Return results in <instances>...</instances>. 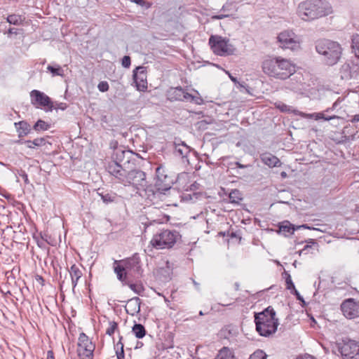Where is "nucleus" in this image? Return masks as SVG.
Segmentation results:
<instances>
[{"instance_id": "obj_1", "label": "nucleus", "mask_w": 359, "mask_h": 359, "mask_svg": "<svg viewBox=\"0 0 359 359\" xmlns=\"http://www.w3.org/2000/svg\"><path fill=\"white\" fill-rule=\"evenodd\" d=\"M163 172L164 169L161 166L158 167L156 170L157 180L155 185L148 184L139 194L153 204L163 201L169 205L172 202L171 197L177 193L171 186L172 180Z\"/></svg>"}, {"instance_id": "obj_2", "label": "nucleus", "mask_w": 359, "mask_h": 359, "mask_svg": "<svg viewBox=\"0 0 359 359\" xmlns=\"http://www.w3.org/2000/svg\"><path fill=\"white\" fill-rule=\"evenodd\" d=\"M111 175L113 176L118 183L125 187L131 186L136 194H140L148 185L147 174L140 169H131L127 170L126 168L114 165L109 167Z\"/></svg>"}, {"instance_id": "obj_3", "label": "nucleus", "mask_w": 359, "mask_h": 359, "mask_svg": "<svg viewBox=\"0 0 359 359\" xmlns=\"http://www.w3.org/2000/svg\"><path fill=\"white\" fill-rule=\"evenodd\" d=\"M262 68L265 74L281 80L288 79L296 72L295 65L281 57L266 58L262 62Z\"/></svg>"}, {"instance_id": "obj_4", "label": "nucleus", "mask_w": 359, "mask_h": 359, "mask_svg": "<svg viewBox=\"0 0 359 359\" xmlns=\"http://www.w3.org/2000/svg\"><path fill=\"white\" fill-rule=\"evenodd\" d=\"M297 13L302 20L311 21L331 14L332 7L325 0H306L298 5Z\"/></svg>"}, {"instance_id": "obj_5", "label": "nucleus", "mask_w": 359, "mask_h": 359, "mask_svg": "<svg viewBox=\"0 0 359 359\" xmlns=\"http://www.w3.org/2000/svg\"><path fill=\"white\" fill-rule=\"evenodd\" d=\"M255 323L256 330L263 337H269L274 334L279 325L278 319L276 318V311L271 306L260 313H255Z\"/></svg>"}, {"instance_id": "obj_6", "label": "nucleus", "mask_w": 359, "mask_h": 359, "mask_svg": "<svg viewBox=\"0 0 359 359\" xmlns=\"http://www.w3.org/2000/svg\"><path fill=\"white\" fill-rule=\"evenodd\" d=\"M316 50L322 55L323 62L329 66L337 64L341 58L342 48L336 41L320 39L316 43Z\"/></svg>"}, {"instance_id": "obj_7", "label": "nucleus", "mask_w": 359, "mask_h": 359, "mask_svg": "<svg viewBox=\"0 0 359 359\" xmlns=\"http://www.w3.org/2000/svg\"><path fill=\"white\" fill-rule=\"evenodd\" d=\"M181 238L182 236L177 230L163 229L153 236L150 245L156 250L170 249Z\"/></svg>"}, {"instance_id": "obj_8", "label": "nucleus", "mask_w": 359, "mask_h": 359, "mask_svg": "<svg viewBox=\"0 0 359 359\" xmlns=\"http://www.w3.org/2000/svg\"><path fill=\"white\" fill-rule=\"evenodd\" d=\"M208 43L212 52L219 56H226L234 54L236 48L229 43V39L219 35H212Z\"/></svg>"}, {"instance_id": "obj_9", "label": "nucleus", "mask_w": 359, "mask_h": 359, "mask_svg": "<svg viewBox=\"0 0 359 359\" xmlns=\"http://www.w3.org/2000/svg\"><path fill=\"white\" fill-rule=\"evenodd\" d=\"M77 346V353L81 359L93 358L95 346L85 333L80 334Z\"/></svg>"}, {"instance_id": "obj_10", "label": "nucleus", "mask_w": 359, "mask_h": 359, "mask_svg": "<svg viewBox=\"0 0 359 359\" xmlns=\"http://www.w3.org/2000/svg\"><path fill=\"white\" fill-rule=\"evenodd\" d=\"M297 38V35L292 31L285 30L278 35L277 42L279 47L283 49L294 50L300 47Z\"/></svg>"}, {"instance_id": "obj_11", "label": "nucleus", "mask_w": 359, "mask_h": 359, "mask_svg": "<svg viewBox=\"0 0 359 359\" xmlns=\"http://www.w3.org/2000/svg\"><path fill=\"white\" fill-rule=\"evenodd\" d=\"M131 156L132 153L130 151H126L121 148L116 149L111 156L112 160L106 166L107 171L111 175L109 167L114 165L126 169V164L130 163Z\"/></svg>"}, {"instance_id": "obj_12", "label": "nucleus", "mask_w": 359, "mask_h": 359, "mask_svg": "<svg viewBox=\"0 0 359 359\" xmlns=\"http://www.w3.org/2000/svg\"><path fill=\"white\" fill-rule=\"evenodd\" d=\"M343 359H359V342L348 339L339 346Z\"/></svg>"}, {"instance_id": "obj_13", "label": "nucleus", "mask_w": 359, "mask_h": 359, "mask_svg": "<svg viewBox=\"0 0 359 359\" xmlns=\"http://www.w3.org/2000/svg\"><path fill=\"white\" fill-rule=\"evenodd\" d=\"M31 103L37 108H44L46 111H51V99L44 93L38 90L30 92Z\"/></svg>"}, {"instance_id": "obj_14", "label": "nucleus", "mask_w": 359, "mask_h": 359, "mask_svg": "<svg viewBox=\"0 0 359 359\" xmlns=\"http://www.w3.org/2000/svg\"><path fill=\"white\" fill-rule=\"evenodd\" d=\"M123 264L126 271L134 275H140L142 273V268L140 265V258L137 253L134 254L131 257L126 259L114 261V265L117 263Z\"/></svg>"}, {"instance_id": "obj_15", "label": "nucleus", "mask_w": 359, "mask_h": 359, "mask_svg": "<svg viewBox=\"0 0 359 359\" xmlns=\"http://www.w3.org/2000/svg\"><path fill=\"white\" fill-rule=\"evenodd\" d=\"M341 310L346 318H355L359 316V302L348 299L342 302Z\"/></svg>"}, {"instance_id": "obj_16", "label": "nucleus", "mask_w": 359, "mask_h": 359, "mask_svg": "<svg viewBox=\"0 0 359 359\" xmlns=\"http://www.w3.org/2000/svg\"><path fill=\"white\" fill-rule=\"evenodd\" d=\"M133 80L137 89L140 91H144L147 89V75L144 67H138L133 71Z\"/></svg>"}, {"instance_id": "obj_17", "label": "nucleus", "mask_w": 359, "mask_h": 359, "mask_svg": "<svg viewBox=\"0 0 359 359\" xmlns=\"http://www.w3.org/2000/svg\"><path fill=\"white\" fill-rule=\"evenodd\" d=\"M279 229L278 233L283 235L284 236H289L294 233V231L300 229H309L311 228L306 224H302L299 226H294L289 221H283L278 225Z\"/></svg>"}, {"instance_id": "obj_18", "label": "nucleus", "mask_w": 359, "mask_h": 359, "mask_svg": "<svg viewBox=\"0 0 359 359\" xmlns=\"http://www.w3.org/2000/svg\"><path fill=\"white\" fill-rule=\"evenodd\" d=\"M237 11V8L236 4L233 2H226L224 4L220 9V14L214 15L211 16V19L215 20H222L226 18H229L233 15Z\"/></svg>"}, {"instance_id": "obj_19", "label": "nucleus", "mask_w": 359, "mask_h": 359, "mask_svg": "<svg viewBox=\"0 0 359 359\" xmlns=\"http://www.w3.org/2000/svg\"><path fill=\"white\" fill-rule=\"evenodd\" d=\"M174 154L181 157L182 159L187 158L188 155L191 151L190 147H189L187 144H185L182 141H179V142H174Z\"/></svg>"}, {"instance_id": "obj_20", "label": "nucleus", "mask_w": 359, "mask_h": 359, "mask_svg": "<svg viewBox=\"0 0 359 359\" xmlns=\"http://www.w3.org/2000/svg\"><path fill=\"white\" fill-rule=\"evenodd\" d=\"M19 139H22L32 132L31 126L26 121H20L14 123Z\"/></svg>"}, {"instance_id": "obj_21", "label": "nucleus", "mask_w": 359, "mask_h": 359, "mask_svg": "<svg viewBox=\"0 0 359 359\" xmlns=\"http://www.w3.org/2000/svg\"><path fill=\"white\" fill-rule=\"evenodd\" d=\"M141 304V299L137 297H135L129 299L128 302V308L126 309L127 313L132 316L140 313Z\"/></svg>"}, {"instance_id": "obj_22", "label": "nucleus", "mask_w": 359, "mask_h": 359, "mask_svg": "<svg viewBox=\"0 0 359 359\" xmlns=\"http://www.w3.org/2000/svg\"><path fill=\"white\" fill-rule=\"evenodd\" d=\"M15 143L18 144H25L27 148L34 149L36 147L44 145L46 144V140L43 137L36 138L34 140H25L23 139H19L15 141Z\"/></svg>"}, {"instance_id": "obj_23", "label": "nucleus", "mask_w": 359, "mask_h": 359, "mask_svg": "<svg viewBox=\"0 0 359 359\" xmlns=\"http://www.w3.org/2000/svg\"><path fill=\"white\" fill-rule=\"evenodd\" d=\"M260 158L262 161L269 167H277L280 165V160L270 153L262 154Z\"/></svg>"}, {"instance_id": "obj_24", "label": "nucleus", "mask_w": 359, "mask_h": 359, "mask_svg": "<svg viewBox=\"0 0 359 359\" xmlns=\"http://www.w3.org/2000/svg\"><path fill=\"white\" fill-rule=\"evenodd\" d=\"M116 264V265L114 266V272L116 273L118 279L121 281H123L126 278L128 271H126L123 264H120L118 262Z\"/></svg>"}, {"instance_id": "obj_25", "label": "nucleus", "mask_w": 359, "mask_h": 359, "mask_svg": "<svg viewBox=\"0 0 359 359\" xmlns=\"http://www.w3.org/2000/svg\"><path fill=\"white\" fill-rule=\"evenodd\" d=\"M184 91V90L180 86L176 87V88H172L169 90V96L170 97V99H172V100L181 101Z\"/></svg>"}, {"instance_id": "obj_26", "label": "nucleus", "mask_w": 359, "mask_h": 359, "mask_svg": "<svg viewBox=\"0 0 359 359\" xmlns=\"http://www.w3.org/2000/svg\"><path fill=\"white\" fill-rule=\"evenodd\" d=\"M25 18L20 15L17 14H11L9 15L6 18V21L11 24L14 25H22V22L25 21Z\"/></svg>"}, {"instance_id": "obj_27", "label": "nucleus", "mask_w": 359, "mask_h": 359, "mask_svg": "<svg viewBox=\"0 0 359 359\" xmlns=\"http://www.w3.org/2000/svg\"><path fill=\"white\" fill-rule=\"evenodd\" d=\"M275 106L276 108L278 109L282 112L292 113L296 115L300 114V112L298 110L292 109V107L287 105L281 102L275 103Z\"/></svg>"}, {"instance_id": "obj_28", "label": "nucleus", "mask_w": 359, "mask_h": 359, "mask_svg": "<svg viewBox=\"0 0 359 359\" xmlns=\"http://www.w3.org/2000/svg\"><path fill=\"white\" fill-rule=\"evenodd\" d=\"M229 168L233 171V175H245V173L240 171L239 169H244L248 167H250V165H243L241 163L236 161L232 162L229 164Z\"/></svg>"}, {"instance_id": "obj_29", "label": "nucleus", "mask_w": 359, "mask_h": 359, "mask_svg": "<svg viewBox=\"0 0 359 359\" xmlns=\"http://www.w3.org/2000/svg\"><path fill=\"white\" fill-rule=\"evenodd\" d=\"M132 331L138 339L143 338L146 334V330L144 327L140 323H135L133 327Z\"/></svg>"}, {"instance_id": "obj_30", "label": "nucleus", "mask_w": 359, "mask_h": 359, "mask_svg": "<svg viewBox=\"0 0 359 359\" xmlns=\"http://www.w3.org/2000/svg\"><path fill=\"white\" fill-rule=\"evenodd\" d=\"M47 71L51 73L52 76H64L63 69L59 65L57 64L55 65H48Z\"/></svg>"}, {"instance_id": "obj_31", "label": "nucleus", "mask_w": 359, "mask_h": 359, "mask_svg": "<svg viewBox=\"0 0 359 359\" xmlns=\"http://www.w3.org/2000/svg\"><path fill=\"white\" fill-rule=\"evenodd\" d=\"M215 359H235V357L229 349L223 348Z\"/></svg>"}, {"instance_id": "obj_32", "label": "nucleus", "mask_w": 359, "mask_h": 359, "mask_svg": "<svg viewBox=\"0 0 359 359\" xmlns=\"http://www.w3.org/2000/svg\"><path fill=\"white\" fill-rule=\"evenodd\" d=\"M50 127V125L47 122L39 119L38 120L33 126V129L36 131H46L48 130Z\"/></svg>"}, {"instance_id": "obj_33", "label": "nucleus", "mask_w": 359, "mask_h": 359, "mask_svg": "<svg viewBox=\"0 0 359 359\" xmlns=\"http://www.w3.org/2000/svg\"><path fill=\"white\" fill-rule=\"evenodd\" d=\"M99 195L101 196L103 202L106 204L114 202L116 198V194L115 193L102 192L100 193Z\"/></svg>"}, {"instance_id": "obj_34", "label": "nucleus", "mask_w": 359, "mask_h": 359, "mask_svg": "<svg viewBox=\"0 0 359 359\" xmlns=\"http://www.w3.org/2000/svg\"><path fill=\"white\" fill-rule=\"evenodd\" d=\"M229 200L231 203H238L242 200V194L238 189L232 190L229 194Z\"/></svg>"}, {"instance_id": "obj_35", "label": "nucleus", "mask_w": 359, "mask_h": 359, "mask_svg": "<svg viewBox=\"0 0 359 359\" xmlns=\"http://www.w3.org/2000/svg\"><path fill=\"white\" fill-rule=\"evenodd\" d=\"M123 337H119V341L116 345V354L117 359H123L125 354H124V350H123V344L122 343Z\"/></svg>"}, {"instance_id": "obj_36", "label": "nucleus", "mask_w": 359, "mask_h": 359, "mask_svg": "<svg viewBox=\"0 0 359 359\" xmlns=\"http://www.w3.org/2000/svg\"><path fill=\"white\" fill-rule=\"evenodd\" d=\"M69 273L71 279H80L83 275L82 271L80 270L79 267L76 264H73L71 266L69 269Z\"/></svg>"}, {"instance_id": "obj_37", "label": "nucleus", "mask_w": 359, "mask_h": 359, "mask_svg": "<svg viewBox=\"0 0 359 359\" xmlns=\"http://www.w3.org/2000/svg\"><path fill=\"white\" fill-rule=\"evenodd\" d=\"M351 48L355 53V55L359 58V34L353 36Z\"/></svg>"}, {"instance_id": "obj_38", "label": "nucleus", "mask_w": 359, "mask_h": 359, "mask_svg": "<svg viewBox=\"0 0 359 359\" xmlns=\"http://www.w3.org/2000/svg\"><path fill=\"white\" fill-rule=\"evenodd\" d=\"M267 356L264 351L257 349L250 355L248 359H266Z\"/></svg>"}, {"instance_id": "obj_39", "label": "nucleus", "mask_w": 359, "mask_h": 359, "mask_svg": "<svg viewBox=\"0 0 359 359\" xmlns=\"http://www.w3.org/2000/svg\"><path fill=\"white\" fill-rule=\"evenodd\" d=\"M118 330V323L115 321H109V327L106 330V334L109 336H112L115 331Z\"/></svg>"}, {"instance_id": "obj_40", "label": "nucleus", "mask_w": 359, "mask_h": 359, "mask_svg": "<svg viewBox=\"0 0 359 359\" xmlns=\"http://www.w3.org/2000/svg\"><path fill=\"white\" fill-rule=\"evenodd\" d=\"M50 106H52L51 111L53 109H55V110H58V109L65 110L67 108V104L66 103H65V102H53L52 100H51Z\"/></svg>"}, {"instance_id": "obj_41", "label": "nucleus", "mask_w": 359, "mask_h": 359, "mask_svg": "<svg viewBox=\"0 0 359 359\" xmlns=\"http://www.w3.org/2000/svg\"><path fill=\"white\" fill-rule=\"evenodd\" d=\"M285 283H286V288L289 290L292 291L295 288V286L292 280L291 276L289 273H285Z\"/></svg>"}, {"instance_id": "obj_42", "label": "nucleus", "mask_w": 359, "mask_h": 359, "mask_svg": "<svg viewBox=\"0 0 359 359\" xmlns=\"http://www.w3.org/2000/svg\"><path fill=\"white\" fill-rule=\"evenodd\" d=\"M199 186L200 184L198 183L194 182L189 187V188L186 189V191H194V196H196V198H197L198 196L201 195L200 192H195V191L199 189Z\"/></svg>"}, {"instance_id": "obj_43", "label": "nucleus", "mask_w": 359, "mask_h": 359, "mask_svg": "<svg viewBox=\"0 0 359 359\" xmlns=\"http://www.w3.org/2000/svg\"><path fill=\"white\" fill-rule=\"evenodd\" d=\"M324 119L325 121H330L334 118H339L338 116L333 115L330 116H326L323 113L316 114V119Z\"/></svg>"}, {"instance_id": "obj_44", "label": "nucleus", "mask_w": 359, "mask_h": 359, "mask_svg": "<svg viewBox=\"0 0 359 359\" xmlns=\"http://www.w3.org/2000/svg\"><path fill=\"white\" fill-rule=\"evenodd\" d=\"M129 287L133 292L138 294H140L143 291V287L141 285H138L137 284H130Z\"/></svg>"}, {"instance_id": "obj_45", "label": "nucleus", "mask_w": 359, "mask_h": 359, "mask_svg": "<svg viewBox=\"0 0 359 359\" xmlns=\"http://www.w3.org/2000/svg\"><path fill=\"white\" fill-rule=\"evenodd\" d=\"M130 64H131L130 57L128 55H125L122 58V61H121L122 66L126 68H128L130 66Z\"/></svg>"}, {"instance_id": "obj_46", "label": "nucleus", "mask_w": 359, "mask_h": 359, "mask_svg": "<svg viewBox=\"0 0 359 359\" xmlns=\"http://www.w3.org/2000/svg\"><path fill=\"white\" fill-rule=\"evenodd\" d=\"M97 88L101 92H106L109 90V84L107 81H101L99 83Z\"/></svg>"}, {"instance_id": "obj_47", "label": "nucleus", "mask_w": 359, "mask_h": 359, "mask_svg": "<svg viewBox=\"0 0 359 359\" xmlns=\"http://www.w3.org/2000/svg\"><path fill=\"white\" fill-rule=\"evenodd\" d=\"M131 1L133 3H135V4L140 6H142V7L145 6L147 8H149L151 6V4L149 2H147L144 0H131Z\"/></svg>"}, {"instance_id": "obj_48", "label": "nucleus", "mask_w": 359, "mask_h": 359, "mask_svg": "<svg viewBox=\"0 0 359 359\" xmlns=\"http://www.w3.org/2000/svg\"><path fill=\"white\" fill-rule=\"evenodd\" d=\"M194 100V96H193L192 95L186 92L185 90L184 91L181 101H183V100L193 101Z\"/></svg>"}, {"instance_id": "obj_49", "label": "nucleus", "mask_w": 359, "mask_h": 359, "mask_svg": "<svg viewBox=\"0 0 359 359\" xmlns=\"http://www.w3.org/2000/svg\"><path fill=\"white\" fill-rule=\"evenodd\" d=\"M19 175L23 179L25 183L26 184H29V180L28 179V175L26 173L25 171L24 170H20L19 172H18Z\"/></svg>"}, {"instance_id": "obj_50", "label": "nucleus", "mask_w": 359, "mask_h": 359, "mask_svg": "<svg viewBox=\"0 0 359 359\" xmlns=\"http://www.w3.org/2000/svg\"><path fill=\"white\" fill-rule=\"evenodd\" d=\"M312 248V245H306L304 248L299 251L297 252V253L299 254V255H302V254H307L309 250Z\"/></svg>"}, {"instance_id": "obj_51", "label": "nucleus", "mask_w": 359, "mask_h": 359, "mask_svg": "<svg viewBox=\"0 0 359 359\" xmlns=\"http://www.w3.org/2000/svg\"><path fill=\"white\" fill-rule=\"evenodd\" d=\"M291 293L294 294L298 300L302 302L303 303H305L303 297L300 295V294L299 293V292L296 289H294V290L291 291Z\"/></svg>"}, {"instance_id": "obj_52", "label": "nucleus", "mask_w": 359, "mask_h": 359, "mask_svg": "<svg viewBox=\"0 0 359 359\" xmlns=\"http://www.w3.org/2000/svg\"><path fill=\"white\" fill-rule=\"evenodd\" d=\"M351 118L349 119V121L351 123H357V122L359 121V114H356V115H354V116H351Z\"/></svg>"}, {"instance_id": "obj_53", "label": "nucleus", "mask_w": 359, "mask_h": 359, "mask_svg": "<svg viewBox=\"0 0 359 359\" xmlns=\"http://www.w3.org/2000/svg\"><path fill=\"white\" fill-rule=\"evenodd\" d=\"M37 245L41 248H46V243H45V241L43 239L38 240L37 241Z\"/></svg>"}, {"instance_id": "obj_54", "label": "nucleus", "mask_w": 359, "mask_h": 359, "mask_svg": "<svg viewBox=\"0 0 359 359\" xmlns=\"http://www.w3.org/2000/svg\"><path fill=\"white\" fill-rule=\"evenodd\" d=\"M47 359H55L53 351H48L47 352Z\"/></svg>"}, {"instance_id": "obj_55", "label": "nucleus", "mask_w": 359, "mask_h": 359, "mask_svg": "<svg viewBox=\"0 0 359 359\" xmlns=\"http://www.w3.org/2000/svg\"><path fill=\"white\" fill-rule=\"evenodd\" d=\"M297 359H315V358L310 355H305L304 356L299 357Z\"/></svg>"}, {"instance_id": "obj_56", "label": "nucleus", "mask_w": 359, "mask_h": 359, "mask_svg": "<svg viewBox=\"0 0 359 359\" xmlns=\"http://www.w3.org/2000/svg\"><path fill=\"white\" fill-rule=\"evenodd\" d=\"M8 33L9 34H18V29H15V28H10L8 30Z\"/></svg>"}, {"instance_id": "obj_57", "label": "nucleus", "mask_w": 359, "mask_h": 359, "mask_svg": "<svg viewBox=\"0 0 359 359\" xmlns=\"http://www.w3.org/2000/svg\"><path fill=\"white\" fill-rule=\"evenodd\" d=\"M79 279H72V286H73V290L76 287L77 283H78V281H79Z\"/></svg>"}, {"instance_id": "obj_58", "label": "nucleus", "mask_w": 359, "mask_h": 359, "mask_svg": "<svg viewBox=\"0 0 359 359\" xmlns=\"http://www.w3.org/2000/svg\"><path fill=\"white\" fill-rule=\"evenodd\" d=\"M192 282H193L194 285L196 286V287L197 289H198L199 288V284L197 282H196L194 279H192Z\"/></svg>"}, {"instance_id": "obj_59", "label": "nucleus", "mask_w": 359, "mask_h": 359, "mask_svg": "<svg viewBox=\"0 0 359 359\" xmlns=\"http://www.w3.org/2000/svg\"><path fill=\"white\" fill-rule=\"evenodd\" d=\"M306 243H312V244H315V243H316L314 241V240H313V239H309V241H306Z\"/></svg>"}, {"instance_id": "obj_60", "label": "nucleus", "mask_w": 359, "mask_h": 359, "mask_svg": "<svg viewBox=\"0 0 359 359\" xmlns=\"http://www.w3.org/2000/svg\"><path fill=\"white\" fill-rule=\"evenodd\" d=\"M205 156H206V160H205L206 163L207 164H212V163L210 162V161H208V158H209V156L208 155H205Z\"/></svg>"}, {"instance_id": "obj_61", "label": "nucleus", "mask_w": 359, "mask_h": 359, "mask_svg": "<svg viewBox=\"0 0 359 359\" xmlns=\"http://www.w3.org/2000/svg\"><path fill=\"white\" fill-rule=\"evenodd\" d=\"M337 102H335L333 104L332 107L331 109H335V108H336V107H337Z\"/></svg>"}, {"instance_id": "obj_62", "label": "nucleus", "mask_w": 359, "mask_h": 359, "mask_svg": "<svg viewBox=\"0 0 359 359\" xmlns=\"http://www.w3.org/2000/svg\"><path fill=\"white\" fill-rule=\"evenodd\" d=\"M101 120H102V121H104V122H106V121H107V116H103L102 117V119H101Z\"/></svg>"}, {"instance_id": "obj_63", "label": "nucleus", "mask_w": 359, "mask_h": 359, "mask_svg": "<svg viewBox=\"0 0 359 359\" xmlns=\"http://www.w3.org/2000/svg\"><path fill=\"white\" fill-rule=\"evenodd\" d=\"M140 345L142 346V343H141V342H137V346H136V347H135V348H138L139 346H140Z\"/></svg>"}, {"instance_id": "obj_64", "label": "nucleus", "mask_w": 359, "mask_h": 359, "mask_svg": "<svg viewBox=\"0 0 359 359\" xmlns=\"http://www.w3.org/2000/svg\"><path fill=\"white\" fill-rule=\"evenodd\" d=\"M140 345L142 346V343H141V342H137V346H136V347H135V348H138L139 346H140Z\"/></svg>"}]
</instances>
